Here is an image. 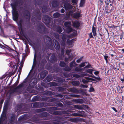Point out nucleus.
I'll use <instances>...</instances> for the list:
<instances>
[{
  "mask_svg": "<svg viewBox=\"0 0 124 124\" xmlns=\"http://www.w3.org/2000/svg\"><path fill=\"white\" fill-rule=\"evenodd\" d=\"M12 13L13 19L14 20L16 21L18 18V14L17 12L16 11V9L15 7H12Z\"/></svg>",
  "mask_w": 124,
  "mask_h": 124,
  "instance_id": "obj_1",
  "label": "nucleus"
},
{
  "mask_svg": "<svg viewBox=\"0 0 124 124\" xmlns=\"http://www.w3.org/2000/svg\"><path fill=\"white\" fill-rule=\"evenodd\" d=\"M51 18L47 16H45L42 19V21L46 25H48L49 23Z\"/></svg>",
  "mask_w": 124,
  "mask_h": 124,
  "instance_id": "obj_2",
  "label": "nucleus"
},
{
  "mask_svg": "<svg viewBox=\"0 0 124 124\" xmlns=\"http://www.w3.org/2000/svg\"><path fill=\"white\" fill-rule=\"evenodd\" d=\"M81 10H79L77 11L76 12L74 13L72 15V17L73 18L78 19L81 16Z\"/></svg>",
  "mask_w": 124,
  "mask_h": 124,
  "instance_id": "obj_3",
  "label": "nucleus"
},
{
  "mask_svg": "<svg viewBox=\"0 0 124 124\" xmlns=\"http://www.w3.org/2000/svg\"><path fill=\"white\" fill-rule=\"evenodd\" d=\"M33 106V107L35 108H38L45 106L44 103H40L39 102L34 103Z\"/></svg>",
  "mask_w": 124,
  "mask_h": 124,
  "instance_id": "obj_4",
  "label": "nucleus"
},
{
  "mask_svg": "<svg viewBox=\"0 0 124 124\" xmlns=\"http://www.w3.org/2000/svg\"><path fill=\"white\" fill-rule=\"evenodd\" d=\"M73 107L74 108L79 110L83 109L84 108H88L86 105H74Z\"/></svg>",
  "mask_w": 124,
  "mask_h": 124,
  "instance_id": "obj_5",
  "label": "nucleus"
},
{
  "mask_svg": "<svg viewBox=\"0 0 124 124\" xmlns=\"http://www.w3.org/2000/svg\"><path fill=\"white\" fill-rule=\"evenodd\" d=\"M68 91L74 93L78 94L80 93V91L82 92L81 90H78L75 87H73L69 89Z\"/></svg>",
  "mask_w": 124,
  "mask_h": 124,
  "instance_id": "obj_6",
  "label": "nucleus"
},
{
  "mask_svg": "<svg viewBox=\"0 0 124 124\" xmlns=\"http://www.w3.org/2000/svg\"><path fill=\"white\" fill-rule=\"evenodd\" d=\"M44 39H46V42L49 46L52 45L53 41L49 37L47 36H45L44 37Z\"/></svg>",
  "mask_w": 124,
  "mask_h": 124,
  "instance_id": "obj_7",
  "label": "nucleus"
},
{
  "mask_svg": "<svg viewBox=\"0 0 124 124\" xmlns=\"http://www.w3.org/2000/svg\"><path fill=\"white\" fill-rule=\"evenodd\" d=\"M81 76L82 77H84V76H88L90 77L93 78H95L98 80H101L100 78V77H96L94 76H93L90 75H89L87 73H84L83 74H82L81 75Z\"/></svg>",
  "mask_w": 124,
  "mask_h": 124,
  "instance_id": "obj_8",
  "label": "nucleus"
},
{
  "mask_svg": "<svg viewBox=\"0 0 124 124\" xmlns=\"http://www.w3.org/2000/svg\"><path fill=\"white\" fill-rule=\"evenodd\" d=\"M67 37V35L65 34H63L62 35V40L61 43V45L62 46H65V42L66 41V38Z\"/></svg>",
  "mask_w": 124,
  "mask_h": 124,
  "instance_id": "obj_9",
  "label": "nucleus"
},
{
  "mask_svg": "<svg viewBox=\"0 0 124 124\" xmlns=\"http://www.w3.org/2000/svg\"><path fill=\"white\" fill-rule=\"evenodd\" d=\"M63 80H61V81H59L58 82L59 83H60V84H59L58 83H57L54 82H52L50 83H49V84L51 86L61 85H62L61 84L63 83Z\"/></svg>",
  "mask_w": 124,
  "mask_h": 124,
  "instance_id": "obj_10",
  "label": "nucleus"
},
{
  "mask_svg": "<svg viewBox=\"0 0 124 124\" xmlns=\"http://www.w3.org/2000/svg\"><path fill=\"white\" fill-rule=\"evenodd\" d=\"M64 8L66 10L71 9L73 8V6L69 3H66L63 5Z\"/></svg>",
  "mask_w": 124,
  "mask_h": 124,
  "instance_id": "obj_11",
  "label": "nucleus"
},
{
  "mask_svg": "<svg viewBox=\"0 0 124 124\" xmlns=\"http://www.w3.org/2000/svg\"><path fill=\"white\" fill-rule=\"evenodd\" d=\"M85 114V113L83 111H81L80 113H74L72 114V115L77 116H83Z\"/></svg>",
  "mask_w": 124,
  "mask_h": 124,
  "instance_id": "obj_12",
  "label": "nucleus"
},
{
  "mask_svg": "<svg viewBox=\"0 0 124 124\" xmlns=\"http://www.w3.org/2000/svg\"><path fill=\"white\" fill-rule=\"evenodd\" d=\"M80 118L79 117H76L74 118H69L68 120L72 122H76L79 121L80 120Z\"/></svg>",
  "mask_w": 124,
  "mask_h": 124,
  "instance_id": "obj_13",
  "label": "nucleus"
},
{
  "mask_svg": "<svg viewBox=\"0 0 124 124\" xmlns=\"http://www.w3.org/2000/svg\"><path fill=\"white\" fill-rule=\"evenodd\" d=\"M76 38L70 40H67V43L69 45H70L72 46H73L72 44L74 43V42L76 41Z\"/></svg>",
  "mask_w": 124,
  "mask_h": 124,
  "instance_id": "obj_14",
  "label": "nucleus"
},
{
  "mask_svg": "<svg viewBox=\"0 0 124 124\" xmlns=\"http://www.w3.org/2000/svg\"><path fill=\"white\" fill-rule=\"evenodd\" d=\"M80 25V23L78 21H75L73 23L72 26H73L77 28L79 27Z\"/></svg>",
  "mask_w": 124,
  "mask_h": 124,
  "instance_id": "obj_15",
  "label": "nucleus"
},
{
  "mask_svg": "<svg viewBox=\"0 0 124 124\" xmlns=\"http://www.w3.org/2000/svg\"><path fill=\"white\" fill-rule=\"evenodd\" d=\"M55 46V47L56 50H59L60 48V46L58 42L56 40H55L54 41Z\"/></svg>",
  "mask_w": 124,
  "mask_h": 124,
  "instance_id": "obj_16",
  "label": "nucleus"
},
{
  "mask_svg": "<svg viewBox=\"0 0 124 124\" xmlns=\"http://www.w3.org/2000/svg\"><path fill=\"white\" fill-rule=\"evenodd\" d=\"M59 3L57 1H54L52 2V4L53 7H56L59 5Z\"/></svg>",
  "mask_w": 124,
  "mask_h": 124,
  "instance_id": "obj_17",
  "label": "nucleus"
},
{
  "mask_svg": "<svg viewBox=\"0 0 124 124\" xmlns=\"http://www.w3.org/2000/svg\"><path fill=\"white\" fill-rule=\"evenodd\" d=\"M109 9V10L107 11L108 13H109L111 12V11L113 10L114 9V7L112 4H110L107 7Z\"/></svg>",
  "mask_w": 124,
  "mask_h": 124,
  "instance_id": "obj_18",
  "label": "nucleus"
},
{
  "mask_svg": "<svg viewBox=\"0 0 124 124\" xmlns=\"http://www.w3.org/2000/svg\"><path fill=\"white\" fill-rule=\"evenodd\" d=\"M72 84L75 86H78L80 84L79 82L78 81H73L71 82Z\"/></svg>",
  "mask_w": 124,
  "mask_h": 124,
  "instance_id": "obj_19",
  "label": "nucleus"
},
{
  "mask_svg": "<svg viewBox=\"0 0 124 124\" xmlns=\"http://www.w3.org/2000/svg\"><path fill=\"white\" fill-rule=\"evenodd\" d=\"M25 13H25L24 14V15L25 17L26 18L28 19H30V14L28 11H26Z\"/></svg>",
  "mask_w": 124,
  "mask_h": 124,
  "instance_id": "obj_20",
  "label": "nucleus"
},
{
  "mask_svg": "<svg viewBox=\"0 0 124 124\" xmlns=\"http://www.w3.org/2000/svg\"><path fill=\"white\" fill-rule=\"evenodd\" d=\"M78 64L75 62V60L71 62L70 64V67L71 68L73 67H75Z\"/></svg>",
  "mask_w": 124,
  "mask_h": 124,
  "instance_id": "obj_21",
  "label": "nucleus"
},
{
  "mask_svg": "<svg viewBox=\"0 0 124 124\" xmlns=\"http://www.w3.org/2000/svg\"><path fill=\"white\" fill-rule=\"evenodd\" d=\"M84 70L83 68H80L78 67H76L74 69V70L76 72H81Z\"/></svg>",
  "mask_w": 124,
  "mask_h": 124,
  "instance_id": "obj_22",
  "label": "nucleus"
},
{
  "mask_svg": "<svg viewBox=\"0 0 124 124\" xmlns=\"http://www.w3.org/2000/svg\"><path fill=\"white\" fill-rule=\"evenodd\" d=\"M73 111L71 110H67L66 111H64L63 113L64 114H65L67 116H70V112H72Z\"/></svg>",
  "mask_w": 124,
  "mask_h": 124,
  "instance_id": "obj_23",
  "label": "nucleus"
},
{
  "mask_svg": "<svg viewBox=\"0 0 124 124\" xmlns=\"http://www.w3.org/2000/svg\"><path fill=\"white\" fill-rule=\"evenodd\" d=\"M71 22L70 21L65 22L64 23V25L67 27H70Z\"/></svg>",
  "mask_w": 124,
  "mask_h": 124,
  "instance_id": "obj_24",
  "label": "nucleus"
},
{
  "mask_svg": "<svg viewBox=\"0 0 124 124\" xmlns=\"http://www.w3.org/2000/svg\"><path fill=\"white\" fill-rule=\"evenodd\" d=\"M55 121L54 120L53 121V122L55 124H62L65 123V122L62 120H61L59 121H57L56 122H54Z\"/></svg>",
  "mask_w": 124,
  "mask_h": 124,
  "instance_id": "obj_25",
  "label": "nucleus"
},
{
  "mask_svg": "<svg viewBox=\"0 0 124 124\" xmlns=\"http://www.w3.org/2000/svg\"><path fill=\"white\" fill-rule=\"evenodd\" d=\"M84 73H85L84 72L83 73H81V74L80 75H78V74H73L72 75V76H73V77H74L76 78H79L80 77H82V76H81V75L82 74H83Z\"/></svg>",
  "mask_w": 124,
  "mask_h": 124,
  "instance_id": "obj_26",
  "label": "nucleus"
},
{
  "mask_svg": "<svg viewBox=\"0 0 124 124\" xmlns=\"http://www.w3.org/2000/svg\"><path fill=\"white\" fill-rule=\"evenodd\" d=\"M48 10L47 7L46 6L43 7L42 8V11L43 13L46 12Z\"/></svg>",
  "mask_w": 124,
  "mask_h": 124,
  "instance_id": "obj_27",
  "label": "nucleus"
},
{
  "mask_svg": "<svg viewBox=\"0 0 124 124\" xmlns=\"http://www.w3.org/2000/svg\"><path fill=\"white\" fill-rule=\"evenodd\" d=\"M57 32L59 33H61L62 31V29L61 26H58L57 27Z\"/></svg>",
  "mask_w": 124,
  "mask_h": 124,
  "instance_id": "obj_28",
  "label": "nucleus"
},
{
  "mask_svg": "<svg viewBox=\"0 0 124 124\" xmlns=\"http://www.w3.org/2000/svg\"><path fill=\"white\" fill-rule=\"evenodd\" d=\"M37 16L36 18L39 20H40L41 19V15L39 12H38L36 14Z\"/></svg>",
  "mask_w": 124,
  "mask_h": 124,
  "instance_id": "obj_29",
  "label": "nucleus"
},
{
  "mask_svg": "<svg viewBox=\"0 0 124 124\" xmlns=\"http://www.w3.org/2000/svg\"><path fill=\"white\" fill-rule=\"evenodd\" d=\"M46 79L48 82H49L52 79V78L50 75L48 76L46 78Z\"/></svg>",
  "mask_w": 124,
  "mask_h": 124,
  "instance_id": "obj_30",
  "label": "nucleus"
},
{
  "mask_svg": "<svg viewBox=\"0 0 124 124\" xmlns=\"http://www.w3.org/2000/svg\"><path fill=\"white\" fill-rule=\"evenodd\" d=\"M92 32L93 33V35L94 36H95L96 34V29L94 27L93 25L92 27Z\"/></svg>",
  "mask_w": 124,
  "mask_h": 124,
  "instance_id": "obj_31",
  "label": "nucleus"
},
{
  "mask_svg": "<svg viewBox=\"0 0 124 124\" xmlns=\"http://www.w3.org/2000/svg\"><path fill=\"white\" fill-rule=\"evenodd\" d=\"M93 71V69H88L86 70H85V71H86L87 72L89 73L90 74L92 75L93 74L92 72Z\"/></svg>",
  "mask_w": 124,
  "mask_h": 124,
  "instance_id": "obj_32",
  "label": "nucleus"
},
{
  "mask_svg": "<svg viewBox=\"0 0 124 124\" xmlns=\"http://www.w3.org/2000/svg\"><path fill=\"white\" fill-rule=\"evenodd\" d=\"M61 15L58 12L54 13L53 14V16L54 18H58L60 17Z\"/></svg>",
  "mask_w": 124,
  "mask_h": 124,
  "instance_id": "obj_33",
  "label": "nucleus"
},
{
  "mask_svg": "<svg viewBox=\"0 0 124 124\" xmlns=\"http://www.w3.org/2000/svg\"><path fill=\"white\" fill-rule=\"evenodd\" d=\"M85 2V0H81L80 3V6L81 7H83L84 4Z\"/></svg>",
  "mask_w": 124,
  "mask_h": 124,
  "instance_id": "obj_34",
  "label": "nucleus"
},
{
  "mask_svg": "<svg viewBox=\"0 0 124 124\" xmlns=\"http://www.w3.org/2000/svg\"><path fill=\"white\" fill-rule=\"evenodd\" d=\"M39 97L37 96H35L32 98V101H36L38 100Z\"/></svg>",
  "mask_w": 124,
  "mask_h": 124,
  "instance_id": "obj_35",
  "label": "nucleus"
},
{
  "mask_svg": "<svg viewBox=\"0 0 124 124\" xmlns=\"http://www.w3.org/2000/svg\"><path fill=\"white\" fill-rule=\"evenodd\" d=\"M82 82L84 84H86L88 83V82H90V80H85L84 79H82Z\"/></svg>",
  "mask_w": 124,
  "mask_h": 124,
  "instance_id": "obj_36",
  "label": "nucleus"
},
{
  "mask_svg": "<svg viewBox=\"0 0 124 124\" xmlns=\"http://www.w3.org/2000/svg\"><path fill=\"white\" fill-rule=\"evenodd\" d=\"M63 47H64V48H61V53H62V56H63L64 55V52H63V51H64V48H65V46H63ZM62 57L61 58H60V60H62Z\"/></svg>",
  "mask_w": 124,
  "mask_h": 124,
  "instance_id": "obj_37",
  "label": "nucleus"
},
{
  "mask_svg": "<svg viewBox=\"0 0 124 124\" xmlns=\"http://www.w3.org/2000/svg\"><path fill=\"white\" fill-rule=\"evenodd\" d=\"M72 30V29L70 27H67V29L66 31L68 33L71 32Z\"/></svg>",
  "mask_w": 124,
  "mask_h": 124,
  "instance_id": "obj_38",
  "label": "nucleus"
},
{
  "mask_svg": "<svg viewBox=\"0 0 124 124\" xmlns=\"http://www.w3.org/2000/svg\"><path fill=\"white\" fill-rule=\"evenodd\" d=\"M61 113L60 111H54L53 112V114L55 115H59Z\"/></svg>",
  "mask_w": 124,
  "mask_h": 124,
  "instance_id": "obj_39",
  "label": "nucleus"
},
{
  "mask_svg": "<svg viewBox=\"0 0 124 124\" xmlns=\"http://www.w3.org/2000/svg\"><path fill=\"white\" fill-rule=\"evenodd\" d=\"M85 78L86 79L90 80V81H95V82H97L96 80L89 77H85Z\"/></svg>",
  "mask_w": 124,
  "mask_h": 124,
  "instance_id": "obj_40",
  "label": "nucleus"
},
{
  "mask_svg": "<svg viewBox=\"0 0 124 124\" xmlns=\"http://www.w3.org/2000/svg\"><path fill=\"white\" fill-rule=\"evenodd\" d=\"M78 103L81 104L83 103L84 102L83 100L80 99H78Z\"/></svg>",
  "mask_w": 124,
  "mask_h": 124,
  "instance_id": "obj_41",
  "label": "nucleus"
},
{
  "mask_svg": "<svg viewBox=\"0 0 124 124\" xmlns=\"http://www.w3.org/2000/svg\"><path fill=\"white\" fill-rule=\"evenodd\" d=\"M22 23L23 20H20L19 22L18 23V25L21 28L22 27Z\"/></svg>",
  "mask_w": 124,
  "mask_h": 124,
  "instance_id": "obj_42",
  "label": "nucleus"
},
{
  "mask_svg": "<svg viewBox=\"0 0 124 124\" xmlns=\"http://www.w3.org/2000/svg\"><path fill=\"white\" fill-rule=\"evenodd\" d=\"M62 67H63L65 66V63L63 62H60L59 64Z\"/></svg>",
  "mask_w": 124,
  "mask_h": 124,
  "instance_id": "obj_43",
  "label": "nucleus"
},
{
  "mask_svg": "<svg viewBox=\"0 0 124 124\" xmlns=\"http://www.w3.org/2000/svg\"><path fill=\"white\" fill-rule=\"evenodd\" d=\"M32 120H33L32 121L35 123H38L39 122L38 119L37 118H32Z\"/></svg>",
  "mask_w": 124,
  "mask_h": 124,
  "instance_id": "obj_44",
  "label": "nucleus"
},
{
  "mask_svg": "<svg viewBox=\"0 0 124 124\" xmlns=\"http://www.w3.org/2000/svg\"><path fill=\"white\" fill-rule=\"evenodd\" d=\"M65 70L66 71H69L71 70V68L70 67L68 66L65 67L64 68Z\"/></svg>",
  "mask_w": 124,
  "mask_h": 124,
  "instance_id": "obj_45",
  "label": "nucleus"
},
{
  "mask_svg": "<svg viewBox=\"0 0 124 124\" xmlns=\"http://www.w3.org/2000/svg\"><path fill=\"white\" fill-rule=\"evenodd\" d=\"M86 63V62H83L80 64L79 65V68H82L85 66V64Z\"/></svg>",
  "mask_w": 124,
  "mask_h": 124,
  "instance_id": "obj_46",
  "label": "nucleus"
},
{
  "mask_svg": "<svg viewBox=\"0 0 124 124\" xmlns=\"http://www.w3.org/2000/svg\"><path fill=\"white\" fill-rule=\"evenodd\" d=\"M70 96L71 97L76 98H79L80 96L79 95L77 94H70Z\"/></svg>",
  "mask_w": 124,
  "mask_h": 124,
  "instance_id": "obj_47",
  "label": "nucleus"
},
{
  "mask_svg": "<svg viewBox=\"0 0 124 124\" xmlns=\"http://www.w3.org/2000/svg\"><path fill=\"white\" fill-rule=\"evenodd\" d=\"M56 99L55 98H52L49 100L47 101L48 102H50L55 101H56Z\"/></svg>",
  "mask_w": 124,
  "mask_h": 124,
  "instance_id": "obj_48",
  "label": "nucleus"
},
{
  "mask_svg": "<svg viewBox=\"0 0 124 124\" xmlns=\"http://www.w3.org/2000/svg\"><path fill=\"white\" fill-rule=\"evenodd\" d=\"M78 0H72L71 1L74 5H76L77 4Z\"/></svg>",
  "mask_w": 124,
  "mask_h": 124,
  "instance_id": "obj_49",
  "label": "nucleus"
},
{
  "mask_svg": "<svg viewBox=\"0 0 124 124\" xmlns=\"http://www.w3.org/2000/svg\"><path fill=\"white\" fill-rule=\"evenodd\" d=\"M23 83L19 85L16 88L17 89H19L23 86Z\"/></svg>",
  "mask_w": 124,
  "mask_h": 124,
  "instance_id": "obj_50",
  "label": "nucleus"
},
{
  "mask_svg": "<svg viewBox=\"0 0 124 124\" xmlns=\"http://www.w3.org/2000/svg\"><path fill=\"white\" fill-rule=\"evenodd\" d=\"M92 67L90 64H88L86 66L84 67L83 68L84 70L85 69L87 68H92Z\"/></svg>",
  "mask_w": 124,
  "mask_h": 124,
  "instance_id": "obj_51",
  "label": "nucleus"
},
{
  "mask_svg": "<svg viewBox=\"0 0 124 124\" xmlns=\"http://www.w3.org/2000/svg\"><path fill=\"white\" fill-rule=\"evenodd\" d=\"M77 33L76 32H73L72 34V36H71V35H68V37H72V36H75L77 35Z\"/></svg>",
  "mask_w": 124,
  "mask_h": 124,
  "instance_id": "obj_52",
  "label": "nucleus"
},
{
  "mask_svg": "<svg viewBox=\"0 0 124 124\" xmlns=\"http://www.w3.org/2000/svg\"><path fill=\"white\" fill-rule=\"evenodd\" d=\"M72 59L73 58V57H71V56H69V58H65V60L66 62H67L68 60L70 59Z\"/></svg>",
  "mask_w": 124,
  "mask_h": 124,
  "instance_id": "obj_53",
  "label": "nucleus"
},
{
  "mask_svg": "<svg viewBox=\"0 0 124 124\" xmlns=\"http://www.w3.org/2000/svg\"><path fill=\"white\" fill-rule=\"evenodd\" d=\"M71 52V50H66V54L67 55H69V54H70V52Z\"/></svg>",
  "mask_w": 124,
  "mask_h": 124,
  "instance_id": "obj_54",
  "label": "nucleus"
},
{
  "mask_svg": "<svg viewBox=\"0 0 124 124\" xmlns=\"http://www.w3.org/2000/svg\"><path fill=\"white\" fill-rule=\"evenodd\" d=\"M46 94H48L49 95H51L53 94L52 92L51 91H48L46 93Z\"/></svg>",
  "mask_w": 124,
  "mask_h": 124,
  "instance_id": "obj_55",
  "label": "nucleus"
},
{
  "mask_svg": "<svg viewBox=\"0 0 124 124\" xmlns=\"http://www.w3.org/2000/svg\"><path fill=\"white\" fill-rule=\"evenodd\" d=\"M59 35L58 34H56L54 36L57 39H58L59 38Z\"/></svg>",
  "mask_w": 124,
  "mask_h": 124,
  "instance_id": "obj_56",
  "label": "nucleus"
},
{
  "mask_svg": "<svg viewBox=\"0 0 124 124\" xmlns=\"http://www.w3.org/2000/svg\"><path fill=\"white\" fill-rule=\"evenodd\" d=\"M11 121H13L15 119V116L14 115H12L11 117Z\"/></svg>",
  "mask_w": 124,
  "mask_h": 124,
  "instance_id": "obj_57",
  "label": "nucleus"
},
{
  "mask_svg": "<svg viewBox=\"0 0 124 124\" xmlns=\"http://www.w3.org/2000/svg\"><path fill=\"white\" fill-rule=\"evenodd\" d=\"M58 88L59 91H62L64 90V88L60 87H58Z\"/></svg>",
  "mask_w": 124,
  "mask_h": 124,
  "instance_id": "obj_58",
  "label": "nucleus"
},
{
  "mask_svg": "<svg viewBox=\"0 0 124 124\" xmlns=\"http://www.w3.org/2000/svg\"><path fill=\"white\" fill-rule=\"evenodd\" d=\"M73 14V12L72 11H70L69 12V15L71 16L72 17V15Z\"/></svg>",
  "mask_w": 124,
  "mask_h": 124,
  "instance_id": "obj_59",
  "label": "nucleus"
},
{
  "mask_svg": "<svg viewBox=\"0 0 124 124\" xmlns=\"http://www.w3.org/2000/svg\"><path fill=\"white\" fill-rule=\"evenodd\" d=\"M104 57L106 62H107L108 61V56L107 55H104Z\"/></svg>",
  "mask_w": 124,
  "mask_h": 124,
  "instance_id": "obj_60",
  "label": "nucleus"
},
{
  "mask_svg": "<svg viewBox=\"0 0 124 124\" xmlns=\"http://www.w3.org/2000/svg\"><path fill=\"white\" fill-rule=\"evenodd\" d=\"M45 111V109L44 108H42L38 109L37 111L38 112H40V111Z\"/></svg>",
  "mask_w": 124,
  "mask_h": 124,
  "instance_id": "obj_61",
  "label": "nucleus"
},
{
  "mask_svg": "<svg viewBox=\"0 0 124 124\" xmlns=\"http://www.w3.org/2000/svg\"><path fill=\"white\" fill-rule=\"evenodd\" d=\"M80 87H81L87 88L88 87V86L87 85H86L81 84V85Z\"/></svg>",
  "mask_w": 124,
  "mask_h": 124,
  "instance_id": "obj_62",
  "label": "nucleus"
},
{
  "mask_svg": "<svg viewBox=\"0 0 124 124\" xmlns=\"http://www.w3.org/2000/svg\"><path fill=\"white\" fill-rule=\"evenodd\" d=\"M72 101L75 103H78V99H74L72 100Z\"/></svg>",
  "mask_w": 124,
  "mask_h": 124,
  "instance_id": "obj_63",
  "label": "nucleus"
},
{
  "mask_svg": "<svg viewBox=\"0 0 124 124\" xmlns=\"http://www.w3.org/2000/svg\"><path fill=\"white\" fill-rule=\"evenodd\" d=\"M89 36L90 38H93V37L92 35V32L89 34Z\"/></svg>",
  "mask_w": 124,
  "mask_h": 124,
  "instance_id": "obj_64",
  "label": "nucleus"
}]
</instances>
